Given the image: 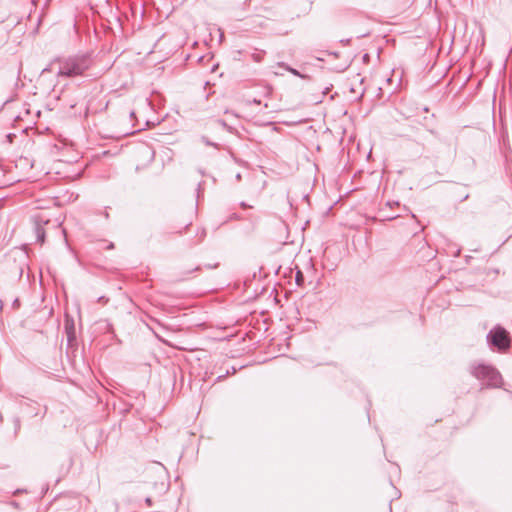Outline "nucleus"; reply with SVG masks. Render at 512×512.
<instances>
[{"instance_id":"obj_1","label":"nucleus","mask_w":512,"mask_h":512,"mask_svg":"<svg viewBox=\"0 0 512 512\" xmlns=\"http://www.w3.org/2000/svg\"><path fill=\"white\" fill-rule=\"evenodd\" d=\"M92 66V59L89 55H78L68 57L59 63L57 75L59 77H77L84 74Z\"/></svg>"},{"instance_id":"obj_2","label":"nucleus","mask_w":512,"mask_h":512,"mask_svg":"<svg viewBox=\"0 0 512 512\" xmlns=\"http://www.w3.org/2000/svg\"><path fill=\"white\" fill-rule=\"evenodd\" d=\"M470 371L475 378L482 381L487 387H500L502 383L501 374L490 365H471Z\"/></svg>"},{"instance_id":"obj_3","label":"nucleus","mask_w":512,"mask_h":512,"mask_svg":"<svg viewBox=\"0 0 512 512\" xmlns=\"http://www.w3.org/2000/svg\"><path fill=\"white\" fill-rule=\"evenodd\" d=\"M488 343L497 348L498 351H507L511 345V338L506 329L502 326H495L487 334Z\"/></svg>"},{"instance_id":"obj_4","label":"nucleus","mask_w":512,"mask_h":512,"mask_svg":"<svg viewBox=\"0 0 512 512\" xmlns=\"http://www.w3.org/2000/svg\"><path fill=\"white\" fill-rule=\"evenodd\" d=\"M277 65L279 67L284 68L285 70L289 71L290 73H292L293 75H295L297 77H300L302 79H309L308 75L300 73L298 70L290 67L289 65L285 64L284 62H279Z\"/></svg>"},{"instance_id":"obj_5","label":"nucleus","mask_w":512,"mask_h":512,"mask_svg":"<svg viewBox=\"0 0 512 512\" xmlns=\"http://www.w3.org/2000/svg\"><path fill=\"white\" fill-rule=\"evenodd\" d=\"M36 234H37V239L40 242H43L44 241L45 232H44V229L42 227H40L39 225H37V227H36Z\"/></svg>"},{"instance_id":"obj_6","label":"nucleus","mask_w":512,"mask_h":512,"mask_svg":"<svg viewBox=\"0 0 512 512\" xmlns=\"http://www.w3.org/2000/svg\"><path fill=\"white\" fill-rule=\"evenodd\" d=\"M15 428H16V430H18L20 428V420L19 419H15Z\"/></svg>"},{"instance_id":"obj_7","label":"nucleus","mask_w":512,"mask_h":512,"mask_svg":"<svg viewBox=\"0 0 512 512\" xmlns=\"http://www.w3.org/2000/svg\"><path fill=\"white\" fill-rule=\"evenodd\" d=\"M145 503L150 506L152 504V499L150 497H147L145 499Z\"/></svg>"},{"instance_id":"obj_8","label":"nucleus","mask_w":512,"mask_h":512,"mask_svg":"<svg viewBox=\"0 0 512 512\" xmlns=\"http://www.w3.org/2000/svg\"><path fill=\"white\" fill-rule=\"evenodd\" d=\"M10 505H12L14 508H19V504L16 501H11Z\"/></svg>"},{"instance_id":"obj_9","label":"nucleus","mask_w":512,"mask_h":512,"mask_svg":"<svg viewBox=\"0 0 512 512\" xmlns=\"http://www.w3.org/2000/svg\"><path fill=\"white\" fill-rule=\"evenodd\" d=\"M302 277L301 273L298 272L297 275H296V281L297 283H299V279Z\"/></svg>"},{"instance_id":"obj_10","label":"nucleus","mask_w":512,"mask_h":512,"mask_svg":"<svg viewBox=\"0 0 512 512\" xmlns=\"http://www.w3.org/2000/svg\"><path fill=\"white\" fill-rule=\"evenodd\" d=\"M253 58H254L255 61H260L261 60L259 55H253Z\"/></svg>"},{"instance_id":"obj_11","label":"nucleus","mask_w":512,"mask_h":512,"mask_svg":"<svg viewBox=\"0 0 512 512\" xmlns=\"http://www.w3.org/2000/svg\"><path fill=\"white\" fill-rule=\"evenodd\" d=\"M219 123L222 125V126H226V123L223 121V120H220Z\"/></svg>"},{"instance_id":"obj_12","label":"nucleus","mask_w":512,"mask_h":512,"mask_svg":"<svg viewBox=\"0 0 512 512\" xmlns=\"http://www.w3.org/2000/svg\"><path fill=\"white\" fill-rule=\"evenodd\" d=\"M241 206L244 208L247 207L246 203H244V202L241 203Z\"/></svg>"},{"instance_id":"obj_13","label":"nucleus","mask_w":512,"mask_h":512,"mask_svg":"<svg viewBox=\"0 0 512 512\" xmlns=\"http://www.w3.org/2000/svg\"><path fill=\"white\" fill-rule=\"evenodd\" d=\"M104 216H105L106 218H108V217H109V214H108L107 212H105V213H104Z\"/></svg>"}]
</instances>
